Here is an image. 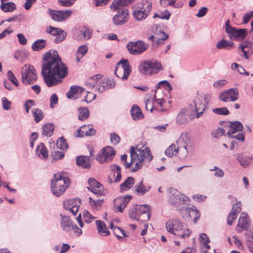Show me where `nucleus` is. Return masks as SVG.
<instances>
[{
  "label": "nucleus",
  "mask_w": 253,
  "mask_h": 253,
  "mask_svg": "<svg viewBox=\"0 0 253 253\" xmlns=\"http://www.w3.org/2000/svg\"><path fill=\"white\" fill-rule=\"evenodd\" d=\"M60 226L62 230L66 233H68L73 229L74 224L70 217L63 214H60Z\"/></svg>",
  "instance_id": "f3484780"
},
{
  "label": "nucleus",
  "mask_w": 253,
  "mask_h": 253,
  "mask_svg": "<svg viewBox=\"0 0 253 253\" xmlns=\"http://www.w3.org/2000/svg\"><path fill=\"white\" fill-rule=\"evenodd\" d=\"M36 154L42 159L48 158V153L46 147L42 143L38 146L36 149Z\"/></svg>",
  "instance_id": "72a5a7b5"
},
{
  "label": "nucleus",
  "mask_w": 253,
  "mask_h": 253,
  "mask_svg": "<svg viewBox=\"0 0 253 253\" xmlns=\"http://www.w3.org/2000/svg\"><path fill=\"white\" fill-rule=\"evenodd\" d=\"M116 154L114 149L111 146H107L102 149L96 157V160L100 163H107L113 160Z\"/></svg>",
  "instance_id": "ddd939ff"
},
{
  "label": "nucleus",
  "mask_w": 253,
  "mask_h": 253,
  "mask_svg": "<svg viewBox=\"0 0 253 253\" xmlns=\"http://www.w3.org/2000/svg\"><path fill=\"white\" fill-rule=\"evenodd\" d=\"M0 8L4 12H11L16 9V6L13 2H7L1 3Z\"/></svg>",
  "instance_id": "c9c22d12"
},
{
  "label": "nucleus",
  "mask_w": 253,
  "mask_h": 253,
  "mask_svg": "<svg viewBox=\"0 0 253 253\" xmlns=\"http://www.w3.org/2000/svg\"><path fill=\"white\" fill-rule=\"evenodd\" d=\"M225 134V130L223 128L218 127L211 132L212 136L214 138H219Z\"/></svg>",
  "instance_id": "6e6d98bb"
},
{
  "label": "nucleus",
  "mask_w": 253,
  "mask_h": 253,
  "mask_svg": "<svg viewBox=\"0 0 253 253\" xmlns=\"http://www.w3.org/2000/svg\"><path fill=\"white\" fill-rule=\"evenodd\" d=\"M252 156H245L243 155H240L237 157V159L240 164L244 167L249 166L251 160L253 159Z\"/></svg>",
  "instance_id": "4c0bfd02"
},
{
  "label": "nucleus",
  "mask_w": 253,
  "mask_h": 253,
  "mask_svg": "<svg viewBox=\"0 0 253 253\" xmlns=\"http://www.w3.org/2000/svg\"><path fill=\"white\" fill-rule=\"evenodd\" d=\"M117 11V13L112 18L113 24L116 26H121L126 23L129 19L127 9L120 8Z\"/></svg>",
  "instance_id": "4468645a"
},
{
  "label": "nucleus",
  "mask_w": 253,
  "mask_h": 253,
  "mask_svg": "<svg viewBox=\"0 0 253 253\" xmlns=\"http://www.w3.org/2000/svg\"><path fill=\"white\" fill-rule=\"evenodd\" d=\"M97 84V80L96 77H92L85 82V84L86 86H88L90 87H93Z\"/></svg>",
  "instance_id": "338daca9"
},
{
  "label": "nucleus",
  "mask_w": 253,
  "mask_h": 253,
  "mask_svg": "<svg viewBox=\"0 0 253 253\" xmlns=\"http://www.w3.org/2000/svg\"><path fill=\"white\" fill-rule=\"evenodd\" d=\"M22 82L25 84H33L37 79V74L35 68L31 65L25 64L22 68Z\"/></svg>",
  "instance_id": "1a4fd4ad"
},
{
  "label": "nucleus",
  "mask_w": 253,
  "mask_h": 253,
  "mask_svg": "<svg viewBox=\"0 0 253 253\" xmlns=\"http://www.w3.org/2000/svg\"><path fill=\"white\" fill-rule=\"evenodd\" d=\"M135 0H114L110 4L111 10L116 11L117 9L122 8V6H128L133 3Z\"/></svg>",
  "instance_id": "5701e85b"
},
{
  "label": "nucleus",
  "mask_w": 253,
  "mask_h": 253,
  "mask_svg": "<svg viewBox=\"0 0 253 253\" xmlns=\"http://www.w3.org/2000/svg\"><path fill=\"white\" fill-rule=\"evenodd\" d=\"M70 179L68 177H64L61 173H56L54 178L51 180V190L52 194L59 197L63 194L67 188L69 186Z\"/></svg>",
  "instance_id": "7ed1b4c3"
},
{
  "label": "nucleus",
  "mask_w": 253,
  "mask_h": 253,
  "mask_svg": "<svg viewBox=\"0 0 253 253\" xmlns=\"http://www.w3.org/2000/svg\"><path fill=\"white\" fill-rule=\"evenodd\" d=\"M242 204L240 202H237L233 206L231 212L227 217V224L229 225L232 224L233 221L237 217V214L241 211Z\"/></svg>",
  "instance_id": "4be33fe9"
},
{
  "label": "nucleus",
  "mask_w": 253,
  "mask_h": 253,
  "mask_svg": "<svg viewBox=\"0 0 253 253\" xmlns=\"http://www.w3.org/2000/svg\"><path fill=\"white\" fill-rule=\"evenodd\" d=\"M88 51V47L86 45H80L77 50V54L84 57Z\"/></svg>",
  "instance_id": "e2e57ef3"
},
{
  "label": "nucleus",
  "mask_w": 253,
  "mask_h": 253,
  "mask_svg": "<svg viewBox=\"0 0 253 253\" xmlns=\"http://www.w3.org/2000/svg\"><path fill=\"white\" fill-rule=\"evenodd\" d=\"M178 151L180 152L179 149H178V146L176 148L175 144H171L165 150V154L169 157H171L173 155H176Z\"/></svg>",
  "instance_id": "ea45409f"
},
{
  "label": "nucleus",
  "mask_w": 253,
  "mask_h": 253,
  "mask_svg": "<svg viewBox=\"0 0 253 253\" xmlns=\"http://www.w3.org/2000/svg\"><path fill=\"white\" fill-rule=\"evenodd\" d=\"M169 202L172 206L177 207L188 201V198L173 188L169 189Z\"/></svg>",
  "instance_id": "9b49d317"
},
{
  "label": "nucleus",
  "mask_w": 253,
  "mask_h": 253,
  "mask_svg": "<svg viewBox=\"0 0 253 253\" xmlns=\"http://www.w3.org/2000/svg\"><path fill=\"white\" fill-rule=\"evenodd\" d=\"M107 89H108L107 80L106 79H103L100 81V84L97 87V90L99 92L101 93Z\"/></svg>",
  "instance_id": "3c124183"
},
{
  "label": "nucleus",
  "mask_w": 253,
  "mask_h": 253,
  "mask_svg": "<svg viewBox=\"0 0 253 253\" xmlns=\"http://www.w3.org/2000/svg\"><path fill=\"white\" fill-rule=\"evenodd\" d=\"M78 110L79 111L78 118L80 120H84L88 118L89 111L87 107H81Z\"/></svg>",
  "instance_id": "a19ab883"
},
{
  "label": "nucleus",
  "mask_w": 253,
  "mask_h": 253,
  "mask_svg": "<svg viewBox=\"0 0 253 253\" xmlns=\"http://www.w3.org/2000/svg\"><path fill=\"white\" fill-rule=\"evenodd\" d=\"M150 188V186L144 185L143 183V180H141L138 184L133 187V189L134 192L138 194L143 195L149 191Z\"/></svg>",
  "instance_id": "7c9ffc66"
},
{
  "label": "nucleus",
  "mask_w": 253,
  "mask_h": 253,
  "mask_svg": "<svg viewBox=\"0 0 253 253\" xmlns=\"http://www.w3.org/2000/svg\"><path fill=\"white\" fill-rule=\"evenodd\" d=\"M250 225V220L247 214L242 213L239 220L238 226L242 229L247 230Z\"/></svg>",
  "instance_id": "a878e982"
},
{
  "label": "nucleus",
  "mask_w": 253,
  "mask_h": 253,
  "mask_svg": "<svg viewBox=\"0 0 253 253\" xmlns=\"http://www.w3.org/2000/svg\"><path fill=\"white\" fill-rule=\"evenodd\" d=\"M46 45L45 40H38L33 43L32 48L34 51H38L43 49Z\"/></svg>",
  "instance_id": "e433bc0d"
},
{
  "label": "nucleus",
  "mask_w": 253,
  "mask_h": 253,
  "mask_svg": "<svg viewBox=\"0 0 253 253\" xmlns=\"http://www.w3.org/2000/svg\"><path fill=\"white\" fill-rule=\"evenodd\" d=\"M135 183V179L132 177H127L120 186V192H123L132 187Z\"/></svg>",
  "instance_id": "473e14b6"
},
{
  "label": "nucleus",
  "mask_w": 253,
  "mask_h": 253,
  "mask_svg": "<svg viewBox=\"0 0 253 253\" xmlns=\"http://www.w3.org/2000/svg\"><path fill=\"white\" fill-rule=\"evenodd\" d=\"M132 9L134 19L137 21H142L148 16L152 9V4L147 0L144 2L136 4L132 7Z\"/></svg>",
  "instance_id": "423d86ee"
},
{
  "label": "nucleus",
  "mask_w": 253,
  "mask_h": 253,
  "mask_svg": "<svg viewBox=\"0 0 253 253\" xmlns=\"http://www.w3.org/2000/svg\"><path fill=\"white\" fill-rule=\"evenodd\" d=\"M176 142L182 157H185L188 153L193 150L194 142L187 132L182 133Z\"/></svg>",
  "instance_id": "39448f33"
},
{
  "label": "nucleus",
  "mask_w": 253,
  "mask_h": 253,
  "mask_svg": "<svg viewBox=\"0 0 253 253\" xmlns=\"http://www.w3.org/2000/svg\"><path fill=\"white\" fill-rule=\"evenodd\" d=\"M166 228L169 233L182 239L189 237L192 232L187 226L177 218L169 220L166 223Z\"/></svg>",
  "instance_id": "f03ea898"
},
{
  "label": "nucleus",
  "mask_w": 253,
  "mask_h": 253,
  "mask_svg": "<svg viewBox=\"0 0 253 253\" xmlns=\"http://www.w3.org/2000/svg\"><path fill=\"white\" fill-rule=\"evenodd\" d=\"M75 0H58V3L62 6L69 7L75 2Z\"/></svg>",
  "instance_id": "69168bd1"
},
{
  "label": "nucleus",
  "mask_w": 253,
  "mask_h": 253,
  "mask_svg": "<svg viewBox=\"0 0 253 253\" xmlns=\"http://www.w3.org/2000/svg\"><path fill=\"white\" fill-rule=\"evenodd\" d=\"M89 160V156H80L76 159V163L77 165L82 166L84 169H89L90 167Z\"/></svg>",
  "instance_id": "bb28decb"
},
{
  "label": "nucleus",
  "mask_w": 253,
  "mask_h": 253,
  "mask_svg": "<svg viewBox=\"0 0 253 253\" xmlns=\"http://www.w3.org/2000/svg\"><path fill=\"white\" fill-rule=\"evenodd\" d=\"M84 92V89L80 86H72L69 91L66 93L69 99H76L81 96V94Z\"/></svg>",
  "instance_id": "aec40b11"
},
{
  "label": "nucleus",
  "mask_w": 253,
  "mask_h": 253,
  "mask_svg": "<svg viewBox=\"0 0 253 253\" xmlns=\"http://www.w3.org/2000/svg\"><path fill=\"white\" fill-rule=\"evenodd\" d=\"M211 99V95L207 94L204 96L198 95L194 100L195 111L197 112L196 118L201 116L206 109Z\"/></svg>",
  "instance_id": "9d476101"
},
{
  "label": "nucleus",
  "mask_w": 253,
  "mask_h": 253,
  "mask_svg": "<svg viewBox=\"0 0 253 253\" xmlns=\"http://www.w3.org/2000/svg\"><path fill=\"white\" fill-rule=\"evenodd\" d=\"M57 148L61 150L66 149L68 147V144L63 137L59 138L56 142Z\"/></svg>",
  "instance_id": "de8ad7c7"
},
{
  "label": "nucleus",
  "mask_w": 253,
  "mask_h": 253,
  "mask_svg": "<svg viewBox=\"0 0 253 253\" xmlns=\"http://www.w3.org/2000/svg\"><path fill=\"white\" fill-rule=\"evenodd\" d=\"M114 232L115 236L119 240L123 239L124 237L127 236L126 234L125 231L119 227H114Z\"/></svg>",
  "instance_id": "09e8293b"
},
{
  "label": "nucleus",
  "mask_w": 253,
  "mask_h": 253,
  "mask_svg": "<svg viewBox=\"0 0 253 253\" xmlns=\"http://www.w3.org/2000/svg\"><path fill=\"white\" fill-rule=\"evenodd\" d=\"M126 47L130 54L138 55L146 50L148 47V45L143 41L139 40L136 42H128Z\"/></svg>",
  "instance_id": "f8f14e48"
},
{
  "label": "nucleus",
  "mask_w": 253,
  "mask_h": 253,
  "mask_svg": "<svg viewBox=\"0 0 253 253\" xmlns=\"http://www.w3.org/2000/svg\"><path fill=\"white\" fill-rule=\"evenodd\" d=\"M164 68L162 64L156 60H145L141 61L138 66L139 72L146 76L156 74Z\"/></svg>",
  "instance_id": "20e7f679"
},
{
  "label": "nucleus",
  "mask_w": 253,
  "mask_h": 253,
  "mask_svg": "<svg viewBox=\"0 0 253 253\" xmlns=\"http://www.w3.org/2000/svg\"><path fill=\"white\" fill-rule=\"evenodd\" d=\"M170 16V13L169 11H165L163 12H160L159 13H155L153 16L154 18L158 17L161 19H169Z\"/></svg>",
  "instance_id": "5fc2aeb1"
},
{
  "label": "nucleus",
  "mask_w": 253,
  "mask_h": 253,
  "mask_svg": "<svg viewBox=\"0 0 253 253\" xmlns=\"http://www.w3.org/2000/svg\"><path fill=\"white\" fill-rule=\"evenodd\" d=\"M32 111L34 120L36 123H39L43 119L44 115L41 109L38 108L33 109Z\"/></svg>",
  "instance_id": "37998d69"
},
{
  "label": "nucleus",
  "mask_w": 253,
  "mask_h": 253,
  "mask_svg": "<svg viewBox=\"0 0 253 253\" xmlns=\"http://www.w3.org/2000/svg\"><path fill=\"white\" fill-rule=\"evenodd\" d=\"M135 207L140 220L147 221L150 219L149 206L148 205H136Z\"/></svg>",
  "instance_id": "6ab92c4d"
},
{
  "label": "nucleus",
  "mask_w": 253,
  "mask_h": 253,
  "mask_svg": "<svg viewBox=\"0 0 253 253\" xmlns=\"http://www.w3.org/2000/svg\"><path fill=\"white\" fill-rule=\"evenodd\" d=\"M87 128H88V125L82 126L78 129V134H75V135H76L77 137H83L84 135H86V131L88 130Z\"/></svg>",
  "instance_id": "680f3d73"
},
{
  "label": "nucleus",
  "mask_w": 253,
  "mask_h": 253,
  "mask_svg": "<svg viewBox=\"0 0 253 253\" xmlns=\"http://www.w3.org/2000/svg\"><path fill=\"white\" fill-rule=\"evenodd\" d=\"M212 112L217 115H227L229 112L226 107L215 108L212 109Z\"/></svg>",
  "instance_id": "864d4df0"
},
{
  "label": "nucleus",
  "mask_w": 253,
  "mask_h": 253,
  "mask_svg": "<svg viewBox=\"0 0 253 253\" xmlns=\"http://www.w3.org/2000/svg\"><path fill=\"white\" fill-rule=\"evenodd\" d=\"M191 208L186 206L180 208L179 212L182 215L184 219L186 220L189 219V214L191 211Z\"/></svg>",
  "instance_id": "a18cd8bd"
},
{
  "label": "nucleus",
  "mask_w": 253,
  "mask_h": 253,
  "mask_svg": "<svg viewBox=\"0 0 253 253\" xmlns=\"http://www.w3.org/2000/svg\"><path fill=\"white\" fill-rule=\"evenodd\" d=\"M131 72V67L127 59H121L115 66V74L118 78L123 80L127 79Z\"/></svg>",
  "instance_id": "6e6552de"
},
{
  "label": "nucleus",
  "mask_w": 253,
  "mask_h": 253,
  "mask_svg": "<svg viewBox=\"0 0 253 253\" xmlns=\"http://www.w3.org/2000/svg\"><path fill=\"white\" fill-rule=\"evenodd\" d=\"M83 216L84 221L87 223H90L96 218L86 210L83 212Z\"/></svg>",
  "instance_id": "49530a36"
},
{
  "label": "nucleus",
  "mask_w": 253,
  "mask_h": 253,
  "mask_svg": "<svg viewBox=\"0 0 253 253\" xmlns=\"http://www.w3.org/2000/svg\"><path fill=\"white\" fill-rule=\"evenodd\" d=\"M200 240L204 246L208 249H210V246L208 245L210 242V239L205 233H201L200 235Z\"/></svg>",
  "instance_id": "4d7b16f0"
},
{
  "label": "nucleus",
  "mask_w": 253,
  "mask_h": 253,
  "mask_svg": "<svg viewBox=\"0 0 253 253\" xmlns=\"http://www.w3.org/2000/svg\"><path fill=\"white\" fill-rule=\"evenodd\" d=\"M70 246L68 244L63 245H57L53 247V250L56 252V253H65L70 249Z\"/></svg>",
  "instance_id": "79ce46f5"
},
{
  "label": "nucleus",
  "mask_w": 253,
  "mask_h": 253,
  "mask_svg": "<svg viewBox=\"0 0 253 253\" xmlns=\"http://www.w3.org/2000/svg\"><path fill=\"white\" fill-rule=\"evenodd\" d=\"M130 157L132 161L136 159L145 163H149L153 158L150 149L146 147L144 149H138L133 146L130 147Z\"/></svg>",
  "instance_id": "0eeeda50"
},
{
  "label": "nucleus",
  "mask_w": 253,
  "mask_h": 253,
  "mask_svg": "<svg viewBox=\"0 0 253 253\" xmlns=\"http://www.w3.org/2000/svg\"><path fill=\"white\" fill-rule=\"evenodd\" d=\"M73 200H69L64 202L63 205L65 209L70 211L73 214L75 215L79 211V207L76 205H73Z\"/></svg>",
  "instance_id": "f704fd0d"
},
{
  "label": "nucleus",
  "mask_w": 253,
  "mask_h": 253,
  "mask_svg": "<svg viewBox=\"0 0 253 253\" xmlns=\"http://www.w3.org/2000/svg\"><path fill=\"white\" fill-rule=\"evenodd\" d=\"M239 91L236 88H231L220 93L219 99L224 102H234L238 98Z\"/></svg>",
  "instance_id": "dca6fc26"
},
{
  "label": "nucleus",
  "mask_w": 253,
  "mask_h": 253,
  "mask_svg": "<svg viewBox=\"0 0 253 253\" xmlns=\"http://www.w3.org/2000/svg\"><path fill=\"white\" fill-rule=\"evenodd\" d=\"M176 122L179 125L184 124L186 122L185 113L184 110H181L178 114L176 117Z\"/></svg>",
  "instance_id": "8fccbe9b"
},
{
  "label": "nucleus",
  "mask_w": 253,
  "mask_h": 253,
  "mask_svg": "<svg viewBox=\"0 0 253 253\" xmlns=\"http://www.w3.org/2000/svg\"><path fill=\"white\" fill-rule=\"evenodd\" d=\"M130 112L132 118L135 121L142 119L144 118V115L140 108L137 105H133Z\"/></svg>",
  "instance_id": "c756f323"
},
{
  "label": "nucleus",
  "mask_w": 253,
  "mask_h": 253,
  "mask_svg": "<svg viewBox=\"0 0 253 253\" xmlns=\"http://www.w3.org/2000/svg\"><path fill=\"white\" fill-rule=\"evenodd\" d=\"M54 129V125L52 123L46 124L42 126V134L46 136H50Z\"/></svg>",
  "instance_id": "58836bf2"
},
{
  "label": "nucleus",
  "mask_w": 253,
  "mask_h": 253,
  "mask_svg": "<svg viewBox=\"0 0 253 253\" xmlns=\"http://www.w3.org/2000/svg\"><path fill=\"white\" fill-rule=\"evenodd\" d=\"M110 169L113 173V177L115 178L114 179V182H119L122 177L121 167L117 165H111Z\"/></svg>",
  "instance_id": "c85d7f7f"
},
{
  "label": "nucleus",
  "mask_w": 253,
  "mask_h": 253,
  "mask_svg": "<svg viewBox=\"0 0 253 253\" xmlns=\"http://www.w3.org/2000/svg\"><path fill=\"white\" fill-rule=\"evenodd\" d=\"M47 13L53 20L57 22H63L69 18L72 14V11L69 10H56L48 9Z\"/></svg>",
  "instance_id": "2eb2a0df"
},
{
  "label": "nucleus",
  "mask_w": 253,
  "mask_h": 253,
  "mask_svg": "<svg viewBox=\"0 0 253 253\" xmlns=\"http://www.w3.org/2000/svg\"><path fill=\"white\" fill-rule=\"evenodd\" d=\"M233 42L224 39L218 41L216 43V47L218 49H230L233 48Z\"/></svg>",
  "instance_id": "2f4dec72"
},
{
  "label": "nucleus",
  "mask_w": 253,
  "mask_h": 253,
  "mask_svg": "<svg viewBox=\"0 0 253 253\" xmlns=\"http://www.w3.org/2000/svg\"><path fill=\"white\" fill-rule=\"evenodd\" d=\"M98 233L102 236H106L109 235L110 232L107 228L105 223L101 220H98L95 221Z\"/></svg>",
  "instance_id": "393cba45"
},
{
  "label": "nucleus",
  "mask_w": 253,
  "mask_h": 253,
  "mask_svg": "<svg viewBox=\"0 0 253 253\" xmlns=\"http://www.w3.org/2000/svg\"><path fill=\"white\" fill-rule=\"evenodd\" d=\"M68 74L67 67L62 62L57 51L50 50L45 53L43 58L42 75L48 87L54 86L61 83Z\"/></svg>",
  "instance_id": "f257e3e1"
},
{
  "label": "nucleus",
  "mask_w": 253,
  "mask_h": 253,
  "mask_svg": "<svg viewBox=\"0 0 253 253\" xmlns=\"http://www.w3.org/2000/svg\"><path fill=\"white\" fill-rule=\"evenodd\" d=\"M51 156L54 160H60L64 157V154L58 150H54L51 152Z\"/></svg>",
  "instance_id": "052dcab7"
},
{
  "label": "nucleus",
  "mask_w": 253,
  "mask_h": 253,
  "mask_svg": "<svg viewBox=\"0 0 253 253\" xmlns=\"http://www.w3.org/2000/svg\"><path fill=\"white\" fill-rule=\"evenodd\" d=\"M81 34L83 35L84 39H89L92 36L91 32L86 28H84L80 31Z\"/></svg>",
  "instance_id": "0e129e2a"
},
{
  "label": "nucleus",
  "mask_w": 253,
  "mask_h": 253,
  "mask_svg": "<svg viewBox=\"0 0 253 253\" xmlns=\"http://www.w3.org/2000/svg\"><path fill=\"white\" fill-rule=\"evenodd\" d=\"M110 141L114 144L119 143L121 140L120 136L115 133H111L110 137Z\"/></svg>",
  "instance_id": "774afa93"
},
{
  "label": "nucleus",
  "mask_w": 253,
  "mask_h": 253,
  "mask_svg": "<svg viewBox=\"0 0 253 253\" xmlns=\"http://www.w3.org/2000/svg\"><path fill=\"white\" fill-rule=\"evenodd\" d=\"M88 184L89 187H87V189L89 190L95 188L100 189L102 187L101 184L98 183L96 180L91 177L88 179Z\"/></svg>",
  "instance_id": "c03bdc74"
},
{
  "label": "nucleus",
  "mask_w": 253,
  "mask_h": 253,
  "mask_svg": "<svg viewBox=\"0 0 253 253\" xmlns=\"http://www.w3.org/2000/svg\"><path fill=\"white\" fill-rule=\"evenodd\" d=\"M230 130L227 133L228 135H231V134H235L238 131H242L243 126L240 122L235 121L230 123Z\"/></svg>",
  "instance_id": "cd10ccee"
},
{
  "label": "nucleus",
  "mask_w": 253,
  "mask_h": 253,
  "mask_svg": "<svg viewBox=\"0 0 253 253\" xmlns=\"http://www.w3.org/2000/svg\"><path fill=\"white\" fill-rule=\"evenodd\" d=\"M47 32L50 34L51 35L56 36L63 32V30L59 28H55L52 26H49L47 29Z\"/></svg>",
  "instance_id": "603ef678"
},
{
  "label": "nucleus",
  "mask_w": 253,
  "mask_h": 253,
  "mask_svg": "<svg viewBox=\"0 0 253 253\" xmlns=\"http://www.w3.org/2000/svg\"><path fill=\"white\" fill-rule=\"evenodd\" d=\"M131 198L132 196L130 195L117 198L114 200V206L118 209L119 211L122 212Z\"/></svg>",
  "instance_id": "a211bd4d"
},
{
  "label": "nucleus",
  "mask_w": 253,
  "mask_h": 253,
  "mask_svg": "<svg viewBox=\"0 0 253 253\" xmlns=\"http://www.w3.org/2000/svg\"><path fill=\"white\" fill-rule=\"evenodd\" d=\"M200 214L199 211L195 208H191V211L189 214V219L193 218L195 221H197L200 217Z\"/></svg>",
  "instance_id": "bf43d9fd"
},
{
  "label": "nucleus",
  "mask_w": 253,
  "mask_h": 253,
  "mask_svg": "<svg viewBox=\"0 0 253 253\" xmlns=\"http://www.w3.org/2000/svg\"><path fill=\"white\" fill-rule=\"evenodd\" d=\"M152 29L153 32L159 36V37L157 38L158 43H160L161 41H164L168 39V35L164 32L160 25L158 24H154L152 26Z\"/></svg>",
  "instance_id": "b1692460"
},
{
  "label": "nucleus",
  "mask_w": 253,
  "mask_h": 253,
  "mask_svg": "<svg viewBox=\"0 0 253 253\" xmlns=\"http://www.w3.org/2000/svg\"><path fill=\"white\" fill-rule=\"evenodd\" d=\"M227 33L229 34L230 38L245 37L247 34L246 29L237 30L234 27H228L227 28Z\"/></svg>",
  "instance_id": "412c9836"
},
{
  "label": "nucleus",
  "mask_w": 253,
  "mask_h": 253,
  "mask_svg": "<svg viewBox=\"0 0 253 253\" xmlns=\"http://www.w3.org/2000/svg\"><path fill=\"white\" fill-rule=\"evenodd\" d=\"M8 80L16 86L19 85V82L11 71H8L7 73Z\"/></svg>",
  "instance_id": "13d9d810"
}]
</instances>
